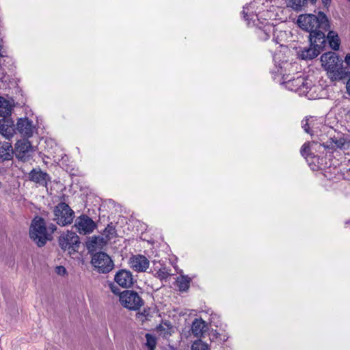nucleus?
Instances as JSON below:
<instances>
[{
    "mask_svg": "<svg viewBox=\"0 0 350 350\" xmlns=\"http://www.w3.org/2000/svg\"><path fill=\"white\" fill-rule=\"evenodd\" d=\"M269 4L267 0H254L243 7L242 11L247 25L252 24L256 26V33L261 40H267L275 30V26L265 23L271 17V14L268 10Z\"/></svg>",
    "mask_w": 350,
    "mask_h": 350,
    "instance_id": "f257e3e1",
    "label": "nucleus"
},
{
    "mask_svg": "<svg viewBox=\"0 0 350 350\" xmlns=\"http://www.w3.org/2000/svg\"><path fill=\"white\" fill-rule=\"evenodd\" d=\"M215 314H213L211 310L200 311L198 315V350H209V341H215L219 339L225 342L228 336L219 333L213 327H217L215 322Z\"/></svg>",
    "mask_w": 350,
    "mask_h": 350,
    "instance_id": "f03ea898",
    "label": "nucleus"
},
{
    "mask_svg": "<svg viewBox=\"0 0 350 350\" xmlns=\"http://www.w3.org/2000/svg\"><path fill=\"white\" fill-rule=\"evenodd\" d=\"M297 24L303 30L310 33L309 38H317L319 34L324 33L323 30H327L329 26L326 15L321 12L317 16L312 14L300 15Z\"/></svg>",
    "mask_w": 350,
    "mask_h": 350,
    "instance_id": "7ed1b4c3",
    "label": "nucleus"
},
{
    "mask_svg": "<svg viewBox=\"0 0 350 350\" xmlns=\"http://www.w3.org/2000/svg\"><path fill=\"white\" fill-rule=\"evenodd\" d=\"M322 66L327 71L331 81H340L350 75V72L339 64L338 55L334 52H328L321 57Z\"/></svg>",
    "mask_w": 350,
    "mask_h": 350,
    "instance_id": "20e7f679",
    "label": "nucleus"
},
{
    "mask_svg": "<svg viewBox=\"0 0 350 350\" xmlns=\"http://www.w3.org/2000/svg\"><path fill=\"white\" fill-rule=\"evenodd\" d=\"M29 237L38 247L44 246L47 240L51 239L48 233L46 222L42 217H35L30 226Z\"/></svg>",
    "mask_w": 350,
    "mask_h": 350,
    "instance_id": "39448f33",
    "label": "nucleus"
},
{
    "mask_svg": "<svg viewBox=\"0 0 350 350\" xmlns=\"http://www.w3.org/2000/svg\"><path fill=\"white\" fill-rule=\"evenodd\" d=\"M310 45L308 48H304L298 52L301 59L308 60L317 57L323 49L326 44L325 33H320L317 38H309Z\"/></svg>",
    "mask_w": 350,
    "mask_h": 350,
    "instance_id": "423d86ee",
    "label": "nucleus"
},
{
    "mask_svg": "<svg viewBox=\"0 0 350 350\" xmlns=\"http://www.w3.org/2000/svg\"><path fill=\"white\" fill-rule=\"evenodd\" d=\"M53 213V220L61 226H65L72 224L75 217V212L68 204L65 202H60L55 206Z\"/></svg>",
    "mask_w": 350,
    "mask_h": 350,
    "instance_id": "0eeeda50",
    "label": "nucleus"
},
{
    "mask_svg": "<svg viewBox=\"0 0 350 350\" xmlns=\"http://www.w3.org/2000/svg\"><path fill=\"white\" fill-rule=\"evenodd\" d=\"M121 305L129 310H138L144 305V300L139 295L130 290H125L120 294Z\"/></svg>",
    "mask_w": 350,
    "mask_h": 350,
    "instance_id": "6e6552de",
    "label": "nucleus"
},
{
    "mask_svg": "<svg viewBox=\"0 0 350 350\" xmlns=\"http://www.w3.org/2000/svg\"><path fill=\"white\" fill-rule=\"evenodd\" d=\"M91 263L99 273H108L115 266L111 257L103 252L95 253L92 257Z\"/></svg>",
    "mask_w": 350,
    "mask_h": 350,
    "instance_id": "1a4fd4ad",
    "label": "nucleus"
},
{
    "mask_svg": "<svg viewBox=\"0 0 350 350\" xmlns=\"http://www.w3.org/2000/svg\"><path fill=\"white\" fill-rule=\"evenodd\" d=\"M286 87L291 91L297 92L299 95L308 96L309 91L312 89V83L311 80L304 77H298L293 80H288L285 82Z\"/></svg>",
    "mask_w": 350,
    "mask_h": 350,
    "instance_id": "9d476101",
    "label": "nucleus"
},
{
    "mask_svg": "<svg viewBox=\"0 0 350 350\" xmlns=\"http://www.w3.org/2000/svg\"><path fill=\"white\" fill-rule=\"evenodd\" d=\"M302 127L304 131L311 135L322 137L321 133L329 129L322 124V122L314 117L307 118L302 121Z\"/></svg>",
    "mask_w": 350,
    "mask_h": 350,
    "instance_id": "9b49d317",
    "label": "nucleus"
},
{
    "mask_svg": "<svg viewBox=\"0 0 350 350\" xmlns=\"http://www.w3.org/2000/svg\"><path fill=\"white\" fill-rule=\"evenodd\" d=\"M59 245L63 250H72L77 252L79 250L80 241L77 234L72 231H67L59 238Z\"/></svg>",
    "mask_w": 350,
    "mask_h": 350,
    "instance_id": "f8f14e48",
    "label": "nucleus"
},
{
    "mask_svg": "<svg viewBox=\"0 0 350 350\" xmlns=\"http://www.w3.org/2000/svg\"><path fill=\"white\" fill-rule=\"evenodd\" d=\"M74 226L79 234L86 235L94 231L96 224L88 215H81L76 219Z\"/></svg>",
    "mask_w": 350,
    "mask_h": 350,
    "instance_id": "ddd939ff",
    "label": "nucleus"
},
{
    "mask_svg": "<svg viewBox=\"0 0 350 350\" xmlns=\"http://www.w3.org/2000/svg\"><path fill=\"white\" fill-rule=\"evenodd\" d=\"M115 282L122 288H128L134 284V278L131 272L126 269H120L114 276Z\"/></svg>",
    "mask_w": 350,
    "mask_h": 350,
    "instance_id": "4468645a",
    "label": "nucleus"
},
{
    "mask_svg": "<svg viewBox=\"0 0 350 350\" xmlns=\"http://www.w3.org/2000/svg\"><path fill=\"white\" fill-rule=\"evenodd\" d=\"M29 178L31 181L45 187H47L48 182L51 181L49 174L40 169H33L29 174Z\"/></svg>",
    "mask_w": 350,
    "mask_h": 350,
    "instance_id": "2eb2a0df",
    "label": "nucleus"
},
{
    "mask_svg": "<svg viewBox=\"0 0 350 350\" xmlns=\"http://www.w3.org/2000/svg\"><path fill=\"white\" fill-rule=\"evenodd\" d=\"M15 151L17 157L23 159L29 152L35 151L31 142L26 139L18 140L15 144Z\"/></svg>",
    "mask_w": 350,
    "mask_h": 350,
    "instance_id": "dca6fc26",
    "label": "nucleus"
},
{
    "mask_svg": "<svg viewBox=\"0 0 350 350\" xmlns=\"http://www.w3.org/2000/svg\"><path fill=\"white\" fill-rule=\"evenodd\" d=\"M130 266L136 271L144 272L149 267V260L143 255L133 256L130 259Z\"/></svg>",
    "mask_w": 350,
    "mask_h": 350,
    "instance_id": "f3484780",
    "label": "nucleus"
},
{
    "mask_svg": "<svg viewBox=\"0 0 350 350\" xmlns=\"http://www.w3.org/2000/svg\"><path fill=\"white\" fill-rule=\"evenodd\" d=\"M17 131L23 135L29 137L32 135V122L28 118H20L16 124Z\"/></svg>",
    "mask_w": 350,
    "mask_h": 350,
    "instance_id": "a211bd4d",
    "label": "nucleus"
},
{
    "mask_svg": "<svg viewBox=\"0 0 350 350\" xmlns=\"http://www.w3.org/2000/svg\"><path fill=\"white\" fill-rule=\"evenodd\" d=\"M14 133L13 121L3 118L0 120V133L6 139L11 138Z\"/></svg>",
    "mask_w": 350,
    "mask_h": 350,
    "instance_id": "6ab92c4d",
    "label": "nucleus"
},
{
    "mask_svg": "<svg viewBox=\"0 0 350 350\" xmlns=\"http://www.w3.org/2000/svg\"><path fill=\"white\" fill-rule=\"evenodd\" d=\"M13 105L3 96H0V116L5 118L11 114Z\"/></svg>",
    "mask_w": 350,
    "mask_h": 350,
    "instance_id": "aec40b11",
    "label": "nucleus"
},
{
    "mask_svg": "<svg viewBox=\"0 0 350 350\" xmlns=\"http://www.w3.org/2000/svg\"><path fill=\"white\" fill-rule=\"evenodd\" d=\"M156 329L160 336L167 338L172 335V326L168 321H164L159 325Z\"/></svg>",
    "mask_w": 350,
    "mask_h": 350,
    "instance_id": "412c9836",
    "label": "nucleus"
},
{
    "mask_svg": "<svg viewBox=\"0 0 350 350\" xmlns=\"http://www.w3.org/2000/svg\"><path fill=\"white\" fill-rule=\"evenodd\" d=\"M327 40L329 42L330 47L333 50L337 51L339 49L340 40L338 37V35L336 32L330 31L327 36Z\"/></svg>",
    "mask_w": 350,
    "mask_h": 350,
    "instance_id": "4be33fe9",
    "label": "nucleus"
},
{
    "mask_svg": "<svg viewBox=\"0 0 350 350\" xmlns=\"http://www.w3.org/2000/svg\"><path fill=\"white\" fill-rule=\"evenodd\" d=\"M190 280L185 276L178 277L176 280L177 286L180 291H185L189 288Z\"/></svg>",
    "mask_w": 350,
    "mask_h": 350,
    "instance_id": "5701e85b",
    "label": "nucleus"
},
{
    "mask_svg": "<svg viewBox=\"0 0 350 350\" xmlns=\"http://www.w3.org/2000/svg\"><path fill=\"white\" fill-rule=\"evenodd\" d=\"M103 235L107 241H109L116 237V230L112 223L108 224L105 228Z\"/></svg>",
    "mask_w": 350,
    "mask_h": 350,
    "instance_id": "b1692460",
    "label": "nucleus"
},
{
    "mask_svg": "<svg viewBox=\"0 0 350 350\" xmlns=\"http://www.w3.org/2000/svg\"><path fill=\"white\" fill-rule=\"evenodd\" d=\"M273 40L276 43H280L282 41L286 39V33L284 31L279 30L278 27H275L274 32H272Z\"/></svg>",
    "mask_w": 350,
    "mask_h": 350,
    "instance_id": "393cba45",
    "label": "nucleus"
},
{
    "mask_svg": "<svg viewBox=\"0 0 350 350\" xmlns=\"http://www.w3.org/2000/svg\"><path fill=\"white\" fill-rule=\"evenodd\" d=\"M145 338L146 339L145 345L148 347V350H154L157 345L156 337L147 333L145 334Z\"/></svg>",
    "mask_w": 350,
    "mask_h": 350,
    "instance_id": "a878e982",
    "label": "nucleus"
},
{
    "mask_svg": "<svg viewBox=\"0 0 350 350\" xmlns=\"http://www.w3.org/2000/svg\"><path fill=\"white\" fill-rule=\"evenodd\" d=\"M171 273L165 267L161 268L157 273L156 277L161 280H167Z\"/></svg>",
    "mask_w": 350,
    "mask_h": 350,
    "instance_id": "bb28decb",
    "label": "nucleus"
},
{
    "mask_svg": "<svg viewBox=\"0 0 350 350\" xmlns=\"http://www.w3.org/2000/svg\"><path fill=\"white\" fill-rule=\"evenodd\" d=\"M306 1V0H289V5L294 10H299Z\"/></svg>",
    "mask_w": 350,
    "mask_h": 350,
    "instance_id": "cd10ccee",
    "label": "nucleus"
},
{
    "mask_svg": "<svg viewBox=\"0 0 350 350\" xmlns=\"http://www.w3.org/2000/svg\"><path fill=\"white\" fill-rule=\"evenodd\" d=\"M99 237H93L90 241L87 242L86 246L89 250H92L96 248V245L98 243V240Z\"/></svg>",
    "mask_w": 350,
    "mask_h": 350,
    "instance_id": "c85d7f7f",
    "label": "nucleus"
},
{
    "mask_svg": "<svg viewBox=\"0 0 350 350\" xmlns=\"http://www.w3.org/2000/svg\"><path fill=\"white\" fill-rule=\"evenodd\" d=\"M310 150H311L310 144L306 143L302 146V147L301 148V154L303 157H306L311 154Z\"/></svg>",
    "mask_w": 350,
    "mask_h": 350,
    "instance_id": "c756f323",
    "label": "nucleus"
},
{
    "mask_svg": "<svg viewBox=\"0 0 350 350\" xmlns=\"http://www.w3.org/2000/svg\"><path fill=\"white\" fill-rule=\"evenodd\" d=\"M190 332L194 336H197V318L194 319L191 323V327L189 330V333Z\"/></svg>",
    "mask_w": 350,
    "mask_h": 350,
    "instance_id": "7c9ffc66",
    "label": "nucleus"
},
{
    "mask_svg": "<svg viewBox=\"0 0 350 350\" xmlns=\"http://www.w3.org/2000/svg\"><path fill=\"white\" fill-rule=\"evenodd\" d=\"M333 142L334 146L336 148H342L345 144V140L343 138H340L339 139H333Z\"/></svg>",
    "mask_w": 350,
    "mask_h": 350,
    "instance_id": "2f4dec72",
    "label": "nucleus"
},
{
    "mask_svg": "<svg viewBox=\"0 0 350 350\" xmlns=\"http://www.w3.org/2000/svg\"><path fill=\"white\" fill-rule=\"evenodd\" d=\"M109 288L110 290L116 295L120 294V289L118 287H117L114 284L110 283L109 284Z\"/></svg>",
    "mask_w": 350,
    "mask_h": 350,
    "instance_id": "473e14b6",
    "label": "nucleus"
},
{
    "mask_svg": "<svg viewBox=\"0 0 350 350\" xmlns=\"http://www.w3.org/2000/svg\"><path fill=\"white\" fill-rule=\"evenodd\" d=\"M57 273L59 275H64L66 273V269L63 266H58L56 267Z\"/></svg>",
    "mask_w": 350,
    "mask_h": 350,
    "instance_id": "72a5a7b5",
    "label": "nucleus"
},
{
    "mask_svg": "<svg viewBox=\"0 0 350 350\" xmlns=\"http://www.w3.org/2000/svg\"><path fill=\"white\" fill-rule=\"evenodd\" d=\"M47 229L50 231L49 234H51L57 230V226L53 224H51L48 226Z\"/></svg>",
    "mask_w": 350,
    "mask_h": 350,
    "instance_id": "f704fd0d",
    "label": "nucleus"
},
{
    "mask_svg": "<svg viewBox=\"0 0 350 350\" xmlns=\"http://www.w3.org/2000/svg\"><path fill=\"white\" fill-rule=\"evenodd\" d=\"M347 93L350 95V78L348 79L347 82Z\"/></svg>",
    "mask_w": 350,
    "mask_h": 350,
    "instance_id": "c9c22d12",
    "label": "nucleus"
},
{
    "mask_svg": "<svg viewBox=\"0 0 350 350\" xmlns=\"http://www.w3.org/2000/svg\"><path fill=\"white\" fill-rule=\"evenodd\" d=\"M191 350H197V340L193 342Z\"/></svg>",
    "mask_w": 350,
    "mask_h": 350,
    "instance_id": "e433bc0d",
    "label": "nucleus"
},
{
    "mask_svg": "<svg viewBox=\"0 0 350 350\" xmlns=\"http://www.w3.org/2000/svg\"><path fill=\"white\" fill-rule=\"evenodd\" d=\"M322 1L324 5H327V4L329 3L330 0H322Z\"/></svg>",
    "mask_w": 350,
    "mask_h": 350,
    "instance_id": "4c0bfd02",
    "label": "nucleus"
},
{
    "mask_svg": "<svg viewBox=\"0 0 350 350\" xmlns=\"http://www.w3.org/2000/svg\"><path fill=\"white\" fill-rule=\"evenodd\" d=\"M312 146H317V144L314 142V143H312Z\"/></svg>",
    "mask_w": 350,
    "mask_h": 350,
    "instance_id": "58836bf2",
    "label": "nucleus"
},
{
    "mask_svg": "<svg viewBox=\"0 0 350 350\" xmlns=\"http://www.w3.org/2000/svg\"><path fill=\"white\" fill-rule=\"evenodd\" d=\"M312 3L315 2L317 0H311Z\"/></svg>",
    "mask_w": 350,
    "mask_h": 350,
    "instance_id": "ea45409f",
    "label": "nucleus"
},
{
    "mask_svg": "<svg viewBox=\"0 0 350 350\" xmlns=\"http://www.w3.org/2000/svg\"><path fill=\"white\" fill-rule=\"evenodd\" d=\"M350 1V0H349Z\"/></svg>",
    "mask_w": 350,
    "mask_h": 350,
    "instance_id": "a19ab883",
    "label": "nucleus"
}]
</instances>
